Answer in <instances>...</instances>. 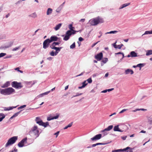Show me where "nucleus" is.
Masks as SVG:
<instances>
[{"instance_id": "6e6d98bb", "label": "nucleus", "mask_w": 152, "mask_h": 152, "mask_svg": "<svg viewBox=\"0 0 152 152\" xmlns=\"http://www.w3.org/2000/svg\"><path fill=\"white\" fill-rule=\"evenodd\" d=\"M59 116V115H57L56 116L53 117V119H57L58 118Z\"/></svg>"}, {"instance_id": "4c0bfd02", "label": "nucleus", "mask_w": 152, "mask_h": 152, "mask_svg": "<svg viewBox=\"0 0 152 152\" xmlns=\"http://www.w3.org/2000/svg\"><path fill=\"white\" fill-rule=\"evenodd\" d=\"M130 4V3H125V4H122V5H123V7L124 8L126 7H127V6L129 5Z\"/></svg>"}, {"instance_id": "7c9ffc66", "label": "nucleus", "mask_w": 152, "mask_h": 152, "mask_svg": "<svg viewBox=\"0 0 152 152\" xmlns=\"http://www.w3.org/2000/svg\"><path fill=\"white\" fill-rule=\"evenodd\" d=\"M118 32L117 31H111L109 32H106L105 33V34H116Z\"/></svg>"}, {"instance_id": "ddd939ff", "label": "nucleus", "mask_w": 152, "mask_h": 152, "mask_svg": "<svg viewBox=\"0 0 152 152\" xmlns=\"http://www.w3.org/2000/svg\"><path fill=\"white\" fill-rule=\"evenodd\" d=\"M60 44V42H54L51 44H50V47L51 48H53L54 47L57 48L56 46L59 45Z\"/></svg>"}, {"instance_id": "864d4df0", "label": "nucleus", "mask_w": 152, "mask_h": 152, "mask_svg": "<svg viewBox=\"0 0 152 152\" xmlns=\"http://www.w3.org/2000/svg\"><path fill=\"white\" fill-rule=\"evenodd\" d=\"M128 110V109H123L119 113L120 114H121V113H124V112H125V111H126V110Z\"/></svg>"}, {"instance_id": "a19ab883", "label": "nucleus", "mask_w": 152, "mask_h": 152, "mask_svg": "<svg viewBox=\"0 0 152 152\" xmlns=\"http://www.w3.org/2000/svg\"><path fill=\"white\" fill-rule=\"evenodd\" d=\"M50 55L52 56H55V51L52 50L51 52L50 53Z\"/></svg>"}, {"instance_id": "412c9836", "label": "nucleus", "mask_w": 152, "mask_h": 152, "mask_svg": "<svg viewBox=\"0 0 152 152\" xmlns=\"http://www.w3.org/2000/svg\"><path fill=\"white\" fill-rule=\"evenodd\" d=\"M62 25V23H60L57 25L55 26V27L54 28V29L56 31H57L61 27V26Z\"/></svg>"}, {"instance_id": "f257e3e1", "label": "nucleus", "mask_w": 152, "mask_h": 152, "mask_svg": "<svg viewBox=\"0 0 152 152\" xmlns=\"http://www.w3.org/2000/svg\"><path fill=\"white\" fill-rule=\"evenodd\" d=\"M0 91L1 94L5 95H11L15 92V90L12 87L1 89Z\"/></svg>"}, {"instance_id": "423d86ee", "label": "nucleus", "mask_w": 152, "mask_h": 152, "mask_svg": "<svg viewBox=\"0 0 152 152\" xmlns=\"http://www.w3.org/2000/svg\"><path fill=\"white\" fill-rule=\"evenodd\" d=\"M70 31H67L65 34V35H63L61 36L62 37H64L63 40L65 41L68 40L71 36V34L70 33Z\"/></svg>"}, {"instance_id": "4468645a", "label": "nucleus", "mask_w": 152, "mask_h": 152, "mask_svg": "<svg viewBox=\"0 0 152 152\" xmlns=\"http://www.w3.org/2000/svg\"><path fill=\"white\" fill-rule=\"evenodd\" d=\"M37 81L36 80L27 82L26 85L28 87H31Z\"/></svg>"}, {"instance_id": "20e7f679", "label": "nucleus", "mask_w": 152, "mask_h": 152, "mask_svg": "<svg viewBox=\"0 0 152 152\" xmlns=\"http://www.w3.org/2000/svg\"><path fill=\"white\" fill-rule=\"evenodd\" d=\"M18 138V136H14L9 139L5 145V147H7L9 145L14 143L17 140Z\"/></svg>"}, {"instance_id": "b1692460", "label": "nucleus", "mask_w": 152, "mask_h": 152, "mask_svg": "<svg viewBox=\"0 0 152 152\" xmlns=\"http://www.w3.org/2000/svg\"><path fill=\"white\" fill-rule=\"evenodd\" d=\"M145 65V64H141V63H140V64H138L137 65V67H139L140 68V70L141 69V68L142 67H143V66H144Z\"/></svg>"}, {"instance_id": "72a5a7b5", "label": "nucleus", "mask_w": 152, "mask_h": 152, "mask_svg": "<svg viewBox=\"0 0 152 152\" xmlns=\"http://www.w3.org/2000/svg\"><path fill=\"white\" fill-rule=\"evenodd\" d=\"M72 122L69 124L67 126H66L64 128V129H67L68 128L71 127L72 125Z\"/></svg>"}, {"instance_id": "c756f323", "label": "nucleus", "mask_w": 152, "mask_h": 152, "mask_svg": "<svg viewBox=\"0 0 152 152\" xmlns=\"http://www.w3.org/2000/svg\"><path fill=\"white\" fill-rule=\"evenodd\" d=\"M42 125V126L44 127H46L49 126V123L48 122H46L45 123L43 122V123Z\"/></svg>"}, {"instance_id": "ea45409f", "label": "nucleus", "mask_w": 152, "mask_h": 152, "mask_svg": "<svg viewBox=\"0 0 152 152\" xmlns=\"http://www.w3.org/2000/svg\"><path fill=\"white\" fill-rule=\"evenodd\" d=\"M75 47V42H74L72 45L70 46V48L71 49H73Z\"/></svg>"}, {"instance_id": "9b49d317", "label": "nucleus", "mask_w": 152, "mask_h": 152, "mask_svg": "<svg viewBox=\"0 0 152 152\" xmlns=\"http://www.w3.org/2000/svg\"><path fill=\"white\" fill-rule=\"evenodd\" d=\"M103 57V54L102 53H100L95 56V58L98 61H100Z\"/></svg>"}, {"instance_id": "338daca9", "label": "nucleus", "mask_w": 152, "mask_h": 152, "mask_svg": "<svg viewBox=\"0 0 152 152\" xmlns=\"http://www.w3.org/2000/svg\"><path fill=\"white\" fill-rule=\"evenodd\" d=\"M13 152H17L18 150L16 148H14L13 150H12Z\"/></svg>"}, {"instance_id": "69168bd1", "label": "nucleus", "mask_w": 152, "mask_h": 152, "mask_svg": "<svg viewBox=\"0 0 152 152\" xmlns=\"http://www.w3.org/2000/svg\"><path fill=\"white\" fill-rule=\"evenodd\" d=\"M83 38H82V37H80L79 38V40L81 42V41H83Z\"/></svg>"}, {"instance_id": "6e6552de", "label": "nucleus", "mask_w": 152, "mask_h": 152, "mask_svg": "<svg viewBox=\"0 0 152 152\" xmlns=\"http://www.w3.org/2000/svg\"><path fill=\"white\" fill-rule=\"evenodd\" d=\"M27 142V138L26 137L22 140L18 144V146L19 147H22L24 146V144L26 143Z\"/></svg>"}, {"instance_id": "774afa93", "label": "nucleus", "mask_w": 152, "mask_h": 152, "mask_svg": "<svg viewBox=\"0 0 152 152\" xmlns=\"http://www.w3.org/2000/svg\"><path fill=\"white\" fill-rule=\"evenodd\" d=\"M59 132L58 131L56 133L54 134V135H56V137H57L58 136V135L59 134Z\"/></svg>"}, {"instance_id": "aec40b11", "label": "nucleus", "mask_w": 152, "mask_h": 152, "mask_svg": "<svg viewBox=\"0 0 152 152\" xmlns=\"http://www.w3.org/2000/svg\"><path fill=\"white\" fill-rule=\"evenodd\" d=\"M53 10L51 8H48L47 11V15H49L51 14Z\"/></svg>"}, {"instance_id": "a878e982", "label": "nucleus", "mask_w": 152, "mask_h": 152, "mask_svg": "<svg viewBox=\"0 0 152 152\" xmlns=\"http://www.w3.org/2000/svg\"><path fill=\"white\" fill-rule=\"evenodd\" d=\"M29 16L33 18H36L37 17V15L35 12L33 13L30 15Z\"/></svg>"}, {"instance_id": "37998d69", "label": "nucleus", "mask_w": 152, "mask_h": 152, "mask_svg": "<svg viewBox=\"0 0 152 152\" xmlns=\"http://www.w3.org/2000/svg\"><path fill=\"white\" fill-rule=\"evenodd\" d=\"M129 148H130V147H128L126 148H125L123 149H122L121 152H124V151H126Z\"/></svg>"}, {"instance_id": "9d476101", "label": "nucleus", "mask_w": 152, "mask_h": 152, "mask_svg": "<svg viewBox=\"0 0 152 152\" xmlns=\"http://www.w3.org/2000/svg\"><path fill=\"white\" fill-rule=\"evenodd\" d=\"M59 39V38L57 37L56 36L54 35L51 37L49 39V40L51 42H53L57 41Z\"/></svg>"}, {"instance_id": "052dcab7", "label": "nucleus", "mask_w": 152, "mask_h": 152, "mask_svg": "<svg viewBox=\"0 0 152 152\" xmlns=\"http://www.w3.org/2000/svg\"><path fill=\"white\" fill-rule=\"evenodd\" d=\"M116 42L113 44V46L115 48H117V45L116 44Z\"/></svg>"}, {"instance_id": "c03bdc74", "label": "nucleus", "mask_w": 152, "mask_h": 152, "mask_svg": "<svg viewBox=\"0 0 152 152\" xmlns=\"http://www.w3.org/2000/svg\"><path fill=\"white\" fill-rule=\"evenodd\" d=\"M21 111H20L18 112L15 114L13 115V117H15L18 115L20 114Z\"/></svg>"}, {"instance_id": "e433bc0d", "label": "nucleus", "mask_w": 152, "mask_h": 152, "mask_svg": "<svg viewBox=\"0 0 152 152\" xmlns=\"http://www.w3.org/2000/svg\"><path fill=\"white\" fill-rule=\"evenodd\" d=\"M108 61V59L107 58H104L102 60V62L104 64L106 63Z\"/></svg>"}, {"instance_id": "39448f33", "label": "nucleus", "mask_w": 152, "mask_h": 152, "mask_svg": "<svg viewBox=\"0 0 152 152\" xmlns=\"http://www.w3.org/2000/svg\"><path fill=\"white\" fill-rule=\"evenodd\" d=\"M12 86L16 89H20L23 87L21 83H18L17 81L12 82L11 83Z\"/></svg>"}, {"instance_id": "7ed1b4c3", "label": "nucleus", "mask_w": 152, "mask_h": 152, "mask_svg": "<svg viewBox=\"0 0 152 152\" xmlns=\"http://www.w3.org/2000/svg\"><path fill=\"white\" fill-rule=\"evenodd\" d=\"M39 129L37 126L35 125L30 131L29 133L33 134L36 136V137H38L39 135Z\"/></svg>"}, {"instance_id": "473e14b6", "label": "nucleus", "mask_w": 152, "mask_h": 152, "mask_svg": "<svg viewBox=\"0 0 152 152\" xmlns=\"http://www.w3.org/2000/svg\"><path fill=\"white\" fill-rule=\"evenodd\" d=\"M69 28V30L72 31L75 28V27H73L72 24H70L68 26Z\"/></svg>"}, {"instance_id": "393cba45", "label": "nucleus", "mask_w": 152, "mask_h": 152, "mask_svg": "<svg viewBox=\"0 0 152 152\" xmlns=\"http://www.w3.org/2000/svg\"><path fill=\"white\" fill-rule=\"evenodd\" d=\"M146 55L148 56L152 54V50H147L146 51Z\"/></svg>"}, {"instance_id": "1a4fd4ad", "label": "nucleus", "mask_w": 152, "mask_h": 152, "mask_svg": "<svg viewBox=\"0 0 152 152\" xmlns=\"http://www.w3.org/2000/svg\"><path fill=\"white\" fill-rule=\"evenodd\" d=\"M102 137V134H99L95 136L94 137L91 138V139L92 141H96L100 139Z\"/></svg>"}, {"instance_id": "09e8293b", "label": "nucleus", "mask_w": 152, "mask_h": 152, "mask_svg": "<svg viewBox=\"0 0 152 152\" xmlns=\"http://www.w3.org/2000/svg\"><path fill=\"white\" fill-rule=\"evenodd\" d=\"M6 55V53H0V58Z\"/></svg>"}, {"instance_id": "f8f14e48", "label": "nucleus", "mask_w": 152, "mask_h": 152, "mask_svg": "<svg viewBox=\"0 0 152 152\" xmlns=\"http://www.w3.org/2000/svg\"><path fill=\"white\" fill-rule=\"evenodd\" d=\"M113 130L114 131H118V132H124V131H125L124 130H122V129H120L119 128V125H117L116 126H115L114 127V129H113Z\"/></svg>"}, {"instance_id": "f3484780", "label": "nucleus", "mask_w": 152, "mask_h": 152, "mask_svg": "<svg viewBox=\"0 0 152 152\" xmlns=\"http://www.w3.org/2000/svg\"><path fill=\"white\" fill-rule=\"evenodd\" d=\"M125 73L126 75L128 74L129 73L131 75H132L134 73V72L132 70L128 69L125 71Z\"/></svg>"}, {"instance_id": "c9c22d12", "label": "nucleus", "mask_w": 152, "mask_h": 152, "mask_svg": "<svg viewBox=\"0 0 152 152\" xmlns=\"http://www.w3.org/2000/svg\"><path fill=\"white\" fill-rule=\"evenodd\" d=\"M140 110L145 111H146V109H143V108H142V109L137 108V109H136L135 110H133L132 111L133 112H135L137 111Z\"/></svg>"}, {"instance_id": "c85d7f7f", "label": "nucleus", "mask_w": 152, "mask_h": 152, "mask_svg": "<svg viewBox=\"0 0 152 152\" xmlns=\"http://www.w3.org/2000/svg\"><path fill=\"white\" fill-rule=\"evenodd\" d=\"M148 34H152V31L151 30L150 31H146L145 32V33L142 35V36H143L144 35Z\"/></svg>"}, {"instance_id": "680f3d73", "label": "nucleus", "mask_w": 152, "mask_h": 152, "mask_svg": "<svg viewBox=\"0 0 152 152\" xmlns=\"http://www.w3.org/2000/svg\"><path fill=\"white\" fill-rule=\"evenodd\" d=\"M53 58L52 57H49L47 58V59L49 61H51L53 59Z\"/></svg>"}, {"instance_id": "cd10ccee", "label": "nucleus", "mask_w": 152, "mask_h": 152, "mask_svg": "<svg viewBox=\"0 0 152 152\" xmlns=\"http://www.w3.org/2000/svg\"><path fill=\"white\" fill-rule=\"evenodd\" d=\"M63 7L60 5L56 10V11L57 12H60Z\"/></svg>"}, {"instance_id": "3c124183", "label": "nucleus", "mask_w": 152, "mask_h": 152, "mask_svg": "<svg viewBox=\"0 0 152 152\" xmlns=\"http://www.w3.org/2000/svg\"><path fill=\"white\" fill-rule=\"evenodd\" d=\"M40 118L39 117H37L36 118V119H35V121H36V123H37V121H39L40 120H41Z\"/></svg>"}, {"instance_id": "2eb2a0df", "label": "nucleus", "mask_w": 152, "mask_h": 152, "mask_svg": "<svg viewBox=\"0 0 152 152\" xmlns=\"http://www.w3.org/2000/svg\"><path fill=\"white\" fill-rule=\"evenodd\" d=\"M62 48V47H60L58 48H54V47L53 48H51L52 49H54L56 50V51L55 52V56H56L57 55L59 52H60L61 50V49Z\"/></svg>"}, {"instance_id": "4be33fe9", "label": "nucleus", "mask_w": 152, "mask_h": 152, "mask_svg": "<svg viewBox=\"0 0 152 152\" xmlns=\"http://www.w3.org/2000/svg\"><path fill=\"white\" fill-rule=\"evenodd\" d=\"M10 85V83L9 81H7L4 85L1 86L2 88H4L8 87Z\"/></svg>"}, {"instance_id": "8fccbe9b", "label": "nucleus", "mask_w": 152, "mask_h": 152, "mask_svg": "<svg viewBox=\"0 0 152 152\" xmlns=\"http://www.w3.org/2000/svg\"><path fill=\"white\" fill-rule=\"evenodd\" d=\"M82 94H83L82 93L79 94L78 93H77V94L73 96V97H72V98H73V97H77V96H79L80 95H82Z\"/></svg>"}, {"instance_id": "5701e85b", "label": "nucleus", "mask_w": 152, "mask_h": 152, "mask_svg": "<svg viewBox=\"0 0 152 152\" xmlns=\"http://www.w3.org/2000/svg\"><path fill=\"white\" fill-rule=\"evenodd\" d=\"M5 115L2 113H0V122L1 121L5 118Z\"/></svg>"}, {"instance_id": "2f4dec72", "label": "nucleus", "mask_w": 152, "mask_h": 152, "mask_svg": "<svg viewBox=\"0 0 152 152\" xmlns=\"http://www.w3.org/2000/svg\"><path fill=\"white\" fill-rule=\"evenodd\" d=\"M68 31H70V33L71 34V35L72 34H76V32H78V31H76L75 30H74V29L73 30H72V31H71V30H68Z\"/></svg>"}, {"instance_id": "dca6fc26", "label": "nucleus", "mask_w": 152, "mask_h": 152, "mask_svg": "<svg viewBox=\"0 0 152 152\" xmlns=\"http://www.w3.org/2000/svg\"><path fill=\"white\" fill-rule=\"evenodd\" d=\"M113 127V125H110L107 128H106L104 130H102L101 132H104L105 131H109L112 129Z\"/></svg>"}, {"instance_id": "0eeeda50", "label": "nucleus", "mask_w": 152, "mask_h": 152, "mask_svg": "<svg viewBox=\"0 0 152 152\" xmlns=\"http://www.w3.org/2000/svg\"><path fill=\"white\" fill-rule=\"evenodd\" d=\"M50 43L51 42L49 40V39H47L45 40L43 43V48L45 49L47 48Z\"/></svg>"}, {"instance_id": "5fc2aeb1", "label": "nucleus", "mask_w": 152, "mask_h": 152, "mask_svg": "<svg viewBox=\"0 0 152 152\" xmlns=\"http://www.w3.org/2000/svg\"><path fill=\"white\" fill-rule=\"evenodd\" d=\"M96 146L99 145H104L106 144L105 143H97L96 144Z\"/></svg>"}, {"instance_id": "f03ea898", "label": "nucleus", "mask_w": 152, "mask_h": 152, "mask_svg": "<svg viewBox=\"0 0 152 152\" xmlns=\"http://www.w3.org/2000/svg\"><path fill=\"white\" fill-rule=\"evenodd\" d=\"M103 22V20L99 17L91 19L89 21L90 24L92 26H96L99 23H102Z\"/></svg>"}, {"instance_id": "4d7b16f0", "label": "nucleus", "mask_w": 152, "mask_h": 152, "mask_svg": "<svg viewBox=\"0 0 152 152\" xmlns=\"http://www.w3.org/2000/svg\"><path fill=\"white\" fill-rule=\"evenodd\" d=\"M11 57H12L11 55H9L8 56H6L5 57H4V59H6V58H11Z\"/></svg>"}, {"instance_id": "49530a36", "label": "nucleus", "mask_w": 152, "mask_h": 152, "mask_svg": "<svg viewBox=\"0 0 152 152\" xmlns=\"http://www.w3.org/2000/svg\"><path fill=\"white\" fill-rule=\"evenodd\" d=\"M26 107V105H24L22 106H21L20 107L18 108V110H20L23 108Z\"/></svg>"}, {"instance_id": "a211bd4d", "label": "nucleus", "mask_w": 152, "mask_h": 152, "mask_svg": "<svg viewBox=\"0 0 152 152\" xmlns=\"http://www.w3.org/2000/svg\"><path fill=\"white\" fill-rule=\"evenodd\" d=\"M86 80L84 81L82 83V86H81L79 87L78 88V89H81L84 88L88 84V83H86Z\"/></svg>"}, {"instance_id": "13d9d810", "label": "nucleus", "mask_w": 152, "mask_h": 152, "mask_svg": "<svg viewBox=\"0 0 152 152\" xmlns=\"http://www.w3.org/2000/svg\"><path fill=\"white\" fill-rule=\"evenodd\" d=\"M52 120H53V117H48L47 118V120L48 121H50Z\"/></svg>"}, {"instance_id": "603ef678", "label": "nucleus", "mask_w": 152, "mask_h": 152, "mask_svg": "<svg viewBox=\"0 0 152 152\" xmlns=\"http://www.w3.org/2000/svg\"><path fill=\"white\" fill-rule=\"evenodd\" d=\"M124 45L123 44H121L120 45H117V48H118L119 49H120L122 47V46H123Z\"/></svg>"}, {"instance_id": "58836bf2", "label": "nucleus", "mask_w": 152, "mask_h": 152, "mask_svg": "<svg viewBox=\"0 0 152 152\" xmlns=\"http://www.w3.org/2000/svg\"><path fill=\"white\" fill-rule=\"evenodd\" d=\"M43 123V122L42 120H40L39 121H37V124H39V125L40 126H42V124Z\"/></svg>"}, {"instance_id": "e2e57ef3", "label": "nucleus", "mask_w": 152, "mask_h": 152, "mask_svg": "<svg viewBox=\"0 0 152 152\" xmlns=\"http://www.w3.org/2000/svg\"><path fill=\"white\" fill-rule=\"evenodd\" d=\"M126 137H127L126 136L121 137L122 139L124 140H125L126 139Z\"/></svg>"}, {"instance_id": "f704fd0d", "label": "nucleus", "mask_w": 152, "mask_h": 152, "mask_svg": "<svg viewBox=\"0 0 152 152\" xmlns=\"http://www.w3.org/2000/svg\"><path fill=\"white\" fill-rule=\"evenodd\" d=\"M122 128H123V129H122V130H124L125 131V132H126V130L127 129V126L126 125H122Z\"/></svg>"}, {"instance_id": "0e129e2a", "label": "nucleus", "mask_w": 152, "mask_h": 152, "mask_svg": "<svg viewBox=\"0 0 152 152\" xmlns=\"http://www.w3.org/2000/svg\"><path fill=\"white\" fill-rule=\"evenodd\" d=\"M114 90V88H112L111 89H107V91H108V92H110V91H111Z\"/></svg>"}, {"instance_id": "bb28decb", "label": "nucleus", "mask_w": 152, "mask_h": 152, "mask_svg": "<svg viewBox=\"0 0 152 152\" xmlns=\"http://www.w3.org/2000/svg\"><path fill=\"white\" fill-rule=\"evenodd\" d=\"M16 107H5L4 109L5 110H12L13 108H15Z\"/></svg>"}, {"instance_id": "de8ad7c7", "label": "nucleus", "mask_w": 152, "mask_h": 152, "mask_svg": "<svg viewBox=\"0 0 152 152\" xmlns=\"http://www.w3.org/2000/svg\"><path fill=\"white\" fill-rule=\"evenodd\" d=\"M20 48V46H19L17 47H15V48H14L13 49H12V50L13 51H15L17 50H18Z\"/></svg>"}, {"instance_id": "79ce46f5", "label": "nucleus", "mask_w": 152, "mask_h": 152, "mask_svg": "<svg viewBox=\"0 0 152 152\" xmlns=\"http://www.w3.org/2000/svg\"><path fill=\"white\" fill-rule=\"evenodd\" d=\"M122 149H118L113 150L112 152H121Z\"/></svg>"}, {"instance_id": "6ab92c4d", "label": "nucleus", "mask_w": 152, "mask_h": 152, "mask_svg": "<svg viewBox=\"0 0 152 152\" xmlns=\"http://www.w3.org/2000/svg\"><path fill=\"white\" fill-rule=\"evenodd\" d=\"M130 54L131 55V57H136L137 56V53L134 51L131 52Z\"/></svg>"}, {"instance_id": "a18cd8bd", "label": "nucleus", "mask_w": 152, "mask_h": 152, "mask_svg": "<svg viewBox=\"0 0 152 152\" xmlns=\"http://www.w3.org/2000/svg\"><path fill=\"white\" fill-rule=\"evenodd\" d=\"M86 81H87L88 82V83H91L92 82V80L91 79V78H88L87 80H86Z\"/></svg>"}, {"instance_id": "bf43d9fd", "label": "nucleus", "mask_w": 152, "mask_h": 152, "mask_svg": "<svg viewBox=\"0 0 152 152\" xmlns=\"http://www.w3.org/2000/svg\"><path fill=\"white\" fill-rule=\"evenodd\" d=\"M50 92V91H47L46 92H45V93H43V95H47V94H48Z\"/></svg>"}]
</instances>
